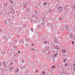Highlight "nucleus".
Listing matches in <instances>:
<instances>
[{
	"instance_id": "obj_27",
	"label": "nucleus",
	"mask_w": 75,
	"mask_h": 75,
	"mask_svg": "<svg viewBox=\"0 0 75 75\" xmlns=\"http://www.w3.org/2000/svg\"><path fill=\"white\" fill-rule=\"evenodd\" d=\"M42 21H44V19H42Z\"/></svg>"
},
{
	"instance_id": "obj_54",
	"label": "nucleus",
	"mask_w": 75,
	"mask_h": 75,
	"mask_svg": "<svg viewBox=\"0 0 75 75\" xmlns=\"http://www.w3.org/2000/svg\"><path fill=\"white\" fill-rule=\"evenodd\" d=\"M74 9H75V6H74Z\"/></svg>"
},
{
	"instance_id": "obj_30",
	"label": "nucleus",
	"mask_w": 75,
	"mask_h": 75,
	"mask_svg": "<svg viewBox=\"0 0 75 75\" xmlns=\"http://www.w3.org/2000/svg\"><path fill=\"white\" fill-rule=\"evenodd\" d=\"M18 54H20V51L18 50Z\"/></svg>"
},
{
	"instance_id": "obj_3",
	"label": "nucleus",
	"mask_w": 75,
	"mask_h": 75,
	"mask_svg": "<svg viewBox=\"0 0 75 75\" xmlns=\"http://www.w3.org/2000/svg\"><path fill=\"white\" fill-rule=\"evenodd\" d=\"M69 26H68V25H66V26H65V28L67 30H68V28H69Z\"/></svg>"
},
{
	"instance_id": "obj_42",
	"label": "nucleus",
	"mask_w": 75,
	"mask_h": 75,
	"mask_svg": "<svg viewBox=\"0 0 75 75\" xmlns=\"http://www.w3.org/2000/svg\"><path fill=\"white\" fill-rule=\"evenodd\" d=\"M4 6H6L7 5V4H6L5 3V4H4Z\"/></svg>"
},
{
	"instance_id": "obj_56",
	"label": "nucleus",
	"mask_w": 75,
	"mask_h": 75,
	"mask_svg": "<svg viewBox=\"0 0 75 75\" xmlns=\"http://www.w3.org/2000/svg\"><path fill=\"white\" fill-rule=\"evenodd\" d=\"M73 65H74V66H75V64H73Z\"/></svg>"
},
{
	"instance_id": "obj_45",
	"label": "nucleus",
	"mask_w": 75,
	"mask_h": 75,
	"mask_svg": "<svg viewBox=\"0 0 75 75\" xmlns=\"http://www.w3.org/2000/svg\"><path fill=\"white\" fill-rule=\"evenodd\" d=\"M74 41H75V37H74Z\"/></svg>"
},
{
	"instance_id": "obj_63",
	"label": "nucleus",
	"mask_w": 75,
	"mask_h": 75,
	"mask_svg": "<svg viewBox=\"0 0 75 75\" xmlns=\"http://www.w3.org/2000/svg\"><path fill=\"white\" fill-rule=\"evenodd\" d=\"M0 70H1V69H0Z\"/></svg>"
},
{
	"instance_id": "obj_41",
	"label": "nucleus",
	"mask_w": 75,
	"mask_h": 75,
	"mask_svg": "<svg viewBox=\"0 0 75 75\" xmlns=\"http://www.w3.org/2000/svg\"><path fill=\"white\" fill-rule=\"evenodd\" d=\"M22 42L23 44H24V40H23L22 41Z\"/></svg>"
},
{
	"instance_id": "obj_29",
	"label": "nucleus",
	"mask_w": 75,
	"mask_h": 75,
	"mask_svg": "<svg viewBox=\"0 0 75 75\" xmlns=\"http://www.w3.org/2000/svg\"><path fill=\"white\" fill-rule=\"evenodd\" d=\"M57 54H57V53H56L55 54L54 56H57Z\"/></svg>"
},
{
	"instance_id": "obj_50",
	"label": "nucleus",
	"mask_w": 75,
	"mask_h": 75,
	"mask_svg": "<svg viewBox=\"0 0 75 75\" xmlns=\"http://www.w3.org/2000/svg\"><path fill=\"white\" fill-rule=\"evenodd\" d=\"M32 45H33H33H34V44H32Z\"/></svg>"
},
{
	"instance_id": "obj_51",
	"label": "nucleus",
	"mask_w": 75,
	"mask_h": 75,
	"mask_svg": "<svg viewBox=\"0 0 75 75\" xmlns=\"http://www.w3.org/2000/svg\"><path fill=\"white\" fill-rule=\"evenodd\" d=\"M47 42H48L47 41L45 42V43H47Z\"/></svg>"
},
{
	"instance_id": "obj_14",
	"label": "nucleus",
	"mask_w": 75,
	"mask_h": 75,
	"mask_svg": "<svg viewBox=\"0 0 75 75\" xmlns=\"http://www.w3.org/2000/svg\"><path fill=\"white\" fill-rule=\"evenodd\" d=\"M44 4V6H45V5H47V2H46V3H43Z\"/></svg>"
},
{
	"instance_id": "obj_7",
	"label": "nucleus",
	"mask_w": 75,
	"mask_h": 75,
	"mask_svg": "<svg viewBox=\"0 0 75 75\" xmlns=\"http://www.w3.org/2000/svg\"><path fill=\"white\" fill-rule=\"evenodd\" d=\"M14 43H17V40L16 39L14 40Z\"/></svg>"
},
{
	"instance_id": "obj_46",
	"label": "nucleus",
	"mask_w": 75,
	"mask_h": 75,
	"mask_svg": "<svg viewBox=\"0 0 75 75\" xmlns=\"http://www.w3.org/2000/svg\"><path fill=\"white\" fill-rule=\"evenodd\" d=\"M36 72H38V71L37 70H36Z\"/></svg>"
},
{
	"instance_id": "obj_17",
	"label": "nucleus",
	"mask_w": 75,
	"mask_h": 75,
	"mask_svg": "<svg viewBox=\"0 0 75 75\" xmlns=\"http://www.w3.org/2000/svg\"><path fill=\"white\" fill-rule=\"evenodd\" d=\"M23 7L24 8H26V7H27V6L26 5H25L23 6Z\"/></svg>"
},
{
	"instance_id": "obj_55",
	"label": "nucleus",
	"mask_w": 75,
	"mask_h": 75,
	"mask_svg": "<svg viewBox=\"0 0 75 75\" xmlns=\"http://www.w3.org/2000/svg\"><path fill=\"white\" fill-rule=\"evenodd\" d=\"M55 55H54L53 57H54V58H55Z\"/></svg>"
},
{
	"instance_id": "obj_25",
	"label": "nucleus",
	"mask_w": 75,
	"mask_h": 75,
	"mask_svg": "<svg viewBox=\"0 0 75 75\" xmlns=\"http://www.w3.org/2000/svg\"><path fill=\"white\" fill-rule=\"evenodd\" d=\"M35 13L36 14H37V11H36V10L35 11Z\"/></svg>"
},
{
	"instance_id": "obj_31",
	"label": "nucleus",
	"mask_w": 75,
	"mask_h": 75,
	"mask_svg": "<svg viewBox=\"0 0 75 75\" xmlns=\"http://www.w3.org/2000/svg\"><path fill=\"white\" fill-rule=\"evenodd\" d=\"M64 69H63V74H64Z\"/></svg>"
},
{
	"instance_id": "obj_10",
	"label": "nucleus",
	"mask_w": 75,
	"mask_h": 75,
	"mask_svg": "<svg viewBox=\"0 0 75 75\" xmlns=\"http://www.w3.org/2000/svg\"><path fill=\"white\" fill-rule=\"evenodd\" d=\"M65 12L66 13H68V9L67 8L65 10Z\"/></svg>"
},
{
	"instance_id": "obj_19",
	"label": "nucleus",
	"mask_w": 75,
	"mask_h": 75,
	"mask_svg": "<svg viewBox=\"0 0 75 75\" xmlns=\"http://www.w3.org/2000/svg\"><path fill=\"white\" fill-rule=\"evenodd\" d=\"M30 30L32 32H33V28H31L30 29Z\"/></svg>"
},
{
	"instance_id": "obj_21",
	"label": "nucleus",
	"mask_w": 75,
	"mask_h": 75,
	"mask_svg": "<svg viewBox=\"0 0 75 75\" xmlns=\"http://www.w3.org/2000/svg\"><path fill=\"white\" fill-rule=\"evenodd\" d=\"M35 50V49H34V48H32V50H31L32 51H34Z\"/></svg>"
},
{
	"instance_id": "obj_61",
	"label": "nucleus",
	"mask_w": 75,
	"mask_h": 75,
	"mask_svg": "<svg viewBox=\"0 0 75 75\" xmlns=\"http://www.w3.org/2000/svg\"><path fill=\"white\" fill-rule=\"evenodd\" d=\"M8 20L9 21H10V19H9Z\"/></svg>"
},
{
	"instance_id": "obj_26",
	"label": "nucleus",
	"mask_w": 75,
	"mask_h": 75,
	"mask_svg": "<svg viewBox=\"0 0 75 75\" xmlns=\"http://www.w3.org/2000/svg\"><path fill=\"white\" fill-rule=\"evenodd\" d=\"M2 54H5V52L4 51L2 52Z\"/></svg>"
},
{
	"instance_id": "obj_16",
	"label": "nucleus",
	"mask_w": 75,
	"mask_h": 75,
	"mask_svg": "<svg viewBox=\"0 0 75 75\" xmlns=\"http://www.w3.org/2000/svg\"><path fill=\"white\" fill-rule=\"evenodd\" d=\"M51 68L52 69V68H55V67L54 66H53Z\"/></svg>"
},
{
	"instance_id": "obj_39",
	"label": "nucleus",
	"mask_w": 75,
	"mask_h": 75,
	"mask_svg": "<svg viewBox=\"0 0 75 75\" xmlns=\"http://www.w3.org/2000/svg\"><path fill=\"white\" fill-rule=\"evenodd\" d=\"M22 41H23L22 40H21L20 42L19 43H20V42H22Z\"/></svg>"
},
{
	"instance_id": "obj_15",
	"label": "nucleus",
	"mask_w": 75,
	"mask_h": 75,
	"mask_svg": "<svg viewBox=\"0 0 75 75\" xmlns=\"http://www.w3.org/2000/svg\"><path fill=\"white\" fill-rule=\"evenodd\" d=\"M73 71H75V68L74 66H73Z\"/></svg>"
},
{
	"instance_id": "obj_44",
	"label": "nucleus",
	"mask_w": 75,
	"mask_h": 75,
	"mask_svg": "<svg viewBox=\"0 0 75 75\" xmlns=\"http://www.w3.org/2000/svg\"><path fill=\"white\" fill-rule=\"evenodd\" d=\"M49 11H50V12H51V10L50 9H49Z\"/></svg>"
},
{
	"instance_id": "obj_1",
	"label": "nucleus",
	"mask_w": 75,
	"mask_h": 75,
	"mask_svg": "<svg viewBox=\"0 0 75 75\" xmlns=\"http://www.w3.org/2000/svg\"><path fill=\"white\" fill-rule=\"evenodd\" d=\"M20 68L21 69H25V66H24L23 67L21 66Z\"/></svg>"
},
{
	"instance_id": "obj_62",
	"label": "nucleus",
	"mask_w": 75,
	"mask_h": 75,
	"mask_svg": "<svg viewBox=\"0 0 75 75\" xmlns=\"http://www.w3.org/2000/svg\"><path fill=\"white\" fill-rule=\"evenodd\" d=\"M47 47L48 48H49V47Z\"/></svg>"
},
{
	"instance_id": "obj_53",
	"label": "nucleus",
	"mask_w": 75,
	"mask_h": 75,
	"mask_svg": "<svg viewBox=\"0 0 75 75\" xmlns=\"http://www.w3.org/2000/svg\"><path fill=\"white\" fill-rule=\"evenodd\" d=\"M5 23H6V24H7V22H5Z\"/></svg>"
},
{
	"instance_id": "obj_58",
	"label": "nucleus",
	"mask_w": 75,
	"mask_h": 75,
	"mask_svg": "<svg viewBox=\"0 0 75 75\" xmlns=\"http://www.w3.org/2000/svg\"><path fill=\"white\" fill-rule=\"evenodd\" d=\"M62 30H64V29L62 28Z\"/></svg>"
},
{
	"instance_id": "obj_37",
	"label": "nucleus",
	"mask_w": 75,
	"mask_h": 75,
	"mask_svg": "<svg viewBox=\"0 0 75 75\" xmlns=\"http://www.w3.org/2000/svg\"><path fill=\"white\" fill-rule=\"evenodd\" d=\"M21 62L22 63H24V60H23Z\"/></svg>"
},
{
	"instance_id": "obj_36",
	"label": "nucleus",
	"mask_w": 75,
	"mask_h": 75,
	"mask_svg": "<svg viewBox=\"0 0 75 75\" xmlns=\"http://www.w3.org/2000/svg\"><path fill=\"white\" fill-rule=\"evenodd\" d=\"M72 44L73 45L74 44V41H72Z\"/></svg>"
},
{
	"instance_id": "obj_18",
	"label": "nucleus",
	"mask_w": 75,
	"mask_h": 75,
	"mask_svg": "<svg viewBox=\"0 0 75 75\" xmlns=\"http://www.w3.org/2000/svg\"><path fill=\"white\" fill-rule=\"evenodd\" d=\"M42 73L43 75H45V72L44 71H42Z\"/></svg>"
},
{
	"instance_id": "obj_20",
	"label": "nucleus",
	"mask_w": 75,
	"mask_h": 75,
	"mask_svg": "<svg viewBox=\"0 0 75 75\" xmlns=\"http://www.w3.org/2000/svg\"><path fill=\"white\" fill-rule=\"evenodd\" d=\"M13 11H14V10L12 11L11 10V11H10V12L11 13H13Z\"/></svg>"
},
{
	"instance_id": "obj_47",
	"label": "nucleus",
	"mask_w": 75,
	"mask_h": 75,
	"mask_svg": "<svg viewBox=\"0 0 75 75\" xmlns=\"http://www.w3.org/2000/svg\"><path fill=\"white\" fill-rule=\"evenodd\" d=\"M66 61V59H65L64 60V62H65V61Z\"/></svg>"
},
{
	"instance_id": "obj_57",
	"label": "nucleus",
	"mask_w": 75,
	"mask_h": 75,
	"mask_svg": "<svg viewBox=\"0 0 75 75\" xmlns=\"http://www.w3.org/2000/svg\"><path fill=\"white\" fill-rule=\"evenodd\" d=\"M66 73H67V71H65V73L66 74Z\"/></svg>"
},
{
	"instance_id": "obj_34",
	"label": "nucleus",
	"mask_w": 75,
	"mask_h": 75,
	"mask_svg": "<svg viewBox=\"0 0 75 75\" xmlns=\"http://www.w3.org/2000/svg\"><path fill=\"white\" fill-rule=\"evenodd\" d=\"M59 20H62V18H59Z\"/></svg>"
},
{
	"instance_id": "obj_13",
	"label": "nucleus",
	"mask_w": 75,
	"mask_h": 75,
	"mask_svg": "<svg viewBox=\"0 0 75 75\" xmlns=\"http://www.w3.org/2000/svg\"><path fill=\"white\" fill-rule=\"evenodd\" d=\"M27 11H28V12H29V9L28 8H26Z\"/></svg>"
},
{
	"instance_id": "obj_33",
	"label": "nucleus",
	"mask_w": 75,
	"mask_h": 75,
	"mask_svg": "<svg viewBox=\"0 0 75 75\" xmlns=\"http://www.w3.org/2000/svg\"><path fill=\"white\" fill-rule=\"evenodd\" d=\"M32 17H35V14H33L32 16Z\"/></svg>"
},
{
	"instance_id": "obj_38",
	"label": "nucleus",
	"mask_w": 75,
	"mask_h": 75,
	"mask_svg": "<svg viewBox=\"0 0 75 75\" xmlns=\"http://www.w3.org/2000/svg\"><path fill=\"white\" fill-rule=\"evenodd\" d=\"M13 13V14H15V13H16V12L14 11L13 12V13Z\"/></svg>"
},
{
	"instance_id": "obj_48",
	"label": "nucleus",
	"mask_w": 75,
	"mask_h": 75,
	"mask_svg": "<svg viewBox=\"0 0 75 75\" xmlns=\"http://www.w3.org/2000/svg\"><path fill=\"white\" fill-rule=\"evenodd\" d=\"M4 65H6V63H4Z\"/></svg>"
},
{
	"instance_id": "obj_52",
	"label": "nucleus",
	"mask_w": 75,
	"mask_h": 75,
	"mask_svg": "<svg viewBox=\"0 0 75 75\" xmlns=\"http://www.w3.org/2000/svg\"><path fill=\"white\" fill-rule=\"evenodd\" d=\"M12 17H13V18H14V16L13 15L12 16Z\"/></svg>"
},
{
	"instance_id": "obj_8",
	"label": "nucleus",
	"mask_w": 75,
	"mask_h": 75,
	"mask_svg": "<svg viewBox=\"0 0 75 75\" xmlns=\"http://www.w3.org/2000/svg\"><path fill=\"white\" fill-rule=\"evenodd\" d=\"M13 69V67H10L9 69H8V70L9 71H10V70H12Z\"/></svg>"
},
{
	"instance_id": "obj_6",
	"label": "nucleus",
	"mask_w": 75,
	"mask_h": 75,
	"mask_svg": "<svg viewBox=\"0 0 75 75\" xmlns=\"http://www.w3.org/2000/svg\"><path fill=\"white\" fill-rule=\"evenodd\" d=\"M18 71H19V69H18V68H17L16 69V72H18Z\"/></svg>"
},
{
	"instance_id": "obj_35",
	"label": "nucleus",
	"mask_w": 75,
	"mask_h": 75,
	"mask_svg": "<svg viewBox=\"0 0 75 75\" xmlns=\"http://www.w3.org/2000/svg\"><path fill=\"white\" fill-rule=\"evenodd\" d=\"M10 3H13V1H12L11 0H10Z\"/></svg>"
},
{
	"instance_id": "obj_24",
	"label": "nucleus",
	"mask_w": 75,
	"mask_h": 75,
	"mask_svg": "<svg viewBox=\"0 0 75 75\" xmlns=\"http://www.w3.org/2000/svg\"><path fill=\"white\" fill-rule=\"evenodd\" d=\"M2 32V30L1 29H0V33H1Z\"/></svg>"
},
{
	"instance_id": "obj_49",
	"label": "nucleus",
	"mask_w": 75,
	"mask_h": 75,
	"mask_svg": "<svg viewBox=\"0 0 75 75\" xmlns=\"http://www.w3.org/2000/svg\"><path fill=\"white\" fill-rule=\"evenodd\" d=\"M19 36H20V35H17V37H19Z\"/></svg>"
},
{
	"instance_id": "obj_2",
	"label": "nucleus",
	"mask_w": 75,
	"mask_h": 75,
	"mask_svg": "<svg viewBox=\"0 0 75 75\" xmlns=\"http://www.w3.org/2000/svg\"><path fill=\"white\" fill-rule=\"evenodd\" d=\"M70 38H71V39H72V38H73V35H72V34L71 33H70Z\"/></svg>"
},
{
	"instance_id": "obj_23",
	"label": "nucleus",
	"mask_w": 75,
	"mask_h": 75,
	"mask_svg": "<svg viewBox=\"0 0 75 75\" xmlns=\"http://www.w3.org/2000/svg\"><path fill=\"white\" fill-rule=\"evenodd\" d=\"M10 8L11 9V10L12 11L14 10L13 9V8Z\"/></svg>"
},
{
	"instance_id": "obj_40",
	"label": "nucleus",
	"mask_w": 75,
	"mask_h": 75,
	"mask_svg": "<svg viewBox=\"0 0 75 75\" xmlns=\"http://www.w3.org/2000/svg\"><path fill=\"white\" fill-rule=\"evenodd\" d=\"M27 3H29V2H30L28 1H27ZM28 3H27L26 4H28Z\"/></svg>"
},
{
	"instance_id": "obj_59",
	"label": "nucleus",
	"mask_w": 75,
	"mask_h": 75,
	"mask_svg": "<svg viewBox=\"0 0 75 75\" xmlns=\"http://www.w3.org/2000/svg\"><path fill=\"white\" fill-rule=\"evenodd\" d=\"M1 62H0V65H1Z\"/></svg>"
},
{
	"instance_id": "obj_64",
	"label": "nucleus",
	"mask_w": 75,
	"mask_h": 75,
	"mask_svg": "<svg viewBox=\"0 0 75 75\" xmlns=\"http://www.w3.org/2000/svg\"><path fill=\"white\" fill-rule=\"evenodd\" d=\"M52 27H51V28H52Z\"/></svg>"
},
{
	"instance_id": "obj_32",
	"label": "nucleus",
	"mask_w": 75,
	"mask_h": 75,
	"mask_svg": "<svg viewBox=\"0 0 75 75\" xmlns=\"http://www.w3.org/2000/svg\"><path fill=\"white\" fill-rule=\"evenodd\" d=\"M13 63H10V65H13Z\"/></svg>"
},
{
	"instance_id": "obj_43",
	"label": "nucleus",
	"mask_w": 75,
	"mask_h": 75,
	"mask_svg": "<svg viewBox=\"0 0 75 75\" xmlns=\"http://www.w3.org/2000/svg\"><path fill=\"white\" fill-rule=\"evenodd\" d=\"M45 50H46V51H48V49H46Z\"/></svg>"
},
{
	"instance_id": "obj_22",
	"label": "nucleus",
	"mask_w": 75,
	"mask_h": 75,
	"mask_svg": "<svg viewBox=\"0 0 75 75\" xmlns=\"http://www.w3.org/2000/svg\"><path fill=\"white\" fill-rule=\"evenodd\" d=\"M62 52H64V53H65V52H66V50H62Z\"/></svg>"
},
{
	"instance_id": "obj_5",
	"label": "nucleus",
	"mask_w": 75,
	"mask_h": 75,
	"mask_svg": "<svg viewBox=\"0 0 75 75\" xmlns=\"http://www.w3.org/2000/svg\"><path fill=\"white\" fill-rule=\"evenodd\" d=\"M60 8L61 9V11H62V7H61V6H60V7H58V9L59 10V8Z\"/></svg>"
},
{
	"instance_id": "obj_28",
	"label": "nucleus",
	"mask_w": 75,
	"mask_h": 75,
	"mask_svg": "<svg viewBox=\"0 0 75 75\" xmlns=\"http://www.w3.org/2000/svg\"><path fill=\"white\" fill-rule=\"evenodd\" d=\"M67 63H65V65H64V66H65V67H66V66H67Z\"/></svg>"
},
{
	"instance_id": "obj_60",
	"label": "nucleus",
	"mask_w": 75,
	"mask_h": 75,
	"mask_svg": "<svg viewBox=\"0 0 75 75\" xmlns=\"http://www.w3.org/2000/svg\"><path fill=\"white\" fill-rule=\"evenodd\" d=\"M25 27H26V25H25Z\"/></svg>"
},
{
	"instance_id": "obj_11",
	"label": "nucleus",
	"mask_w": 75,
	"mask_h": 75,
	"mask_svg": "<svg viewBox=\"0 0 75 75\" xmlns=\"http://www.w3.org/2000/svg\"><path fill=\"white\" fill-rule=\"evenodd\" d=\"M45 24V23H44V22H43V23H41V24L42 25H44Z\"/></svg>"
},
{
	"instance_id": "obj_12",
	"label": "nucleus",
	"mask_w": 75,
	"mask_h": 75,
	"mask_svg": "<svg viewBox=\"0 0 75 75\" xmlns=\"http://www.w3.org/2000/svg\"><path fill=\"white\" fill-rule=\"evenodd\" d=\"M54 41L55 42H56V43H57L58 42V41H57V39L55 38Z\"/></svg>"
},
{
	"instance_id": "obj_4",
	"label": "nucleus",
	"mask_w": 75,
	"mask_h": 75,
	"mask_svg": "<svg viewBox=\"0 0 75 75\" xmlns=\"http://www.w3.org/2000/svg\"><path fill=\"white\" fill-rule=\"evenodd\" d=\"M30 40V38H26L25 39V40H26L27 42H28L29 40Z\"/></svg>"
},
{
	"instance_id": "obj_9",
	"label": "nucleus",
	"mask_w": 75,
	"mask_h": 75,
	"mask_svg": "<svg viewBox=\"0 0 75 75\" xmlns=\"http://www.w3.org/2000/svg\"><path fill=\"white\" fill-rule=\"evenodd\" d=\"M56 48L57 50H59V47H58V46L57 45L56 46Z\"/></svg>"
}]
</instances>
